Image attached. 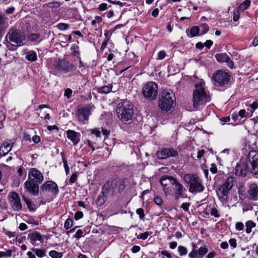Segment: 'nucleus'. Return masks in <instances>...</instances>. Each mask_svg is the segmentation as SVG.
<instances>
[{"label": "nucleus", "mask_w": 258, "mask_h": 258, "mask_svg": "<svg viewBox=\"0 0 258 258\" xmlns=\"http://www.w3.org/2000/svg\"><path fill=\"white\" fill-rule=\"evenodd\" d=\"M246 169L249 172L256 174L258 173V153L255 151H250L247 156L246 166L243 168L240 166H236V172L242 176L246 175Z\"/></svg>", "instance_id": "7ed1b4c3"}, {"label": "nucleus", "mask_w": 258, "mask_h": 258, "mask_svg": "<svg viewBox=\"0 0 258 258\" xmlns=\"http://www.w3.org/2000/svg\"><path fill=\"white\" fill-rule=\"evenodd\" d=\"M186 32H187V30H186ZM199 32H200V28L198 26H196L192 27L191 28L190 31V34H187V35L189 37L191 38V37H194L198 36L199 34Z\"/></svg>", "instance_id": "cd10ccee"}, {"label": "nucleus", "mask_w": 258, "mask_h": 258, "mask_svg": "<svg viewBox=\"0 0 258 258\" xmlns=\"http://www.w3.org/2000/svg\"><path fill=\"white\" fill-rule=\"evenodd\" d=\"M166 56L165 51L164 50L160 51L158 52V59H163L165 58Z\"/></svg>", "instance_id": "4d7b16f0"}, {"label": "nucleus", "mask_w": 258, "mask_h": 258, "mask_svg": "<svg viewBox=\"0 0 258 258\" xmlns=\"http://www.w3.org/2000/svg\"><path fill=\"white\" fill-rule=\"evenodd\" d=\"M73 224V221L72 219L68 218L65 221L64 227L66 230H68L72 226Z\"/></svg>", "instance_id": "c9c22d12"}, {"label": "nucleus", "mask_w": 258, "mask_h": 258, "mask_svg": "<svg viewBox=\"0 0 258 258\" xmlns=\"http://www.w3.org/2000/svg\"><path fill=\"white\" fill-rule=\"evenodd\" d=\"M41 190L43 192H48L54 196H56L59 192L57 184L51 180L45 182L41 186Z\"/></svg>", "instance_id": "f8f14e48"}, {"label": "nucleus", "mask_w": 258, "mask_h": 258, "mask_svg": "<svg viewBox=\"0 0 258 258\" xmlns=\"http://www.w3.org/2000/svg\"><path fill=\"white\" fill-rule=\"evenodd\" d=\"M178 251L180 256L185 255L187 254V250L184 246L180 245L178 247Z\"/></svg>", "instance_id": "72a5a7b5"}, {"label": "nucleus", "mask_w": 258, "mask_h": 258, "mask_svg": "<svg viewBox=\"0 0 258 258\" xmlns=\"http://www.w3.org/2000/svg\"><path fill=\"white\" fill-rule=\"evenodd\" d=\"M190 206V204L189 203H184L181 206V208L185 211H187L189 209V207Z\"/></svg>", "instance_id": "0e129e2a"}, {"label": "nucleus", "mask_w": 258, "mask_h": 258, "mask_svg": "<svg viewBox=\"0 0 258 258\" xmlns=\"http://www.w3.org/2000/svg\"><path fill=\"white\" fill-rule=\"evenodd\" d=\"M201 33V35L205 34L208 32L209 30L208 26L206 24H203L200 26Z\"/></svg>", "instance_id": "e433bc0d"}, {"label": "nucleus", "mask_w": 258, "mask_h": 258, "mask_svg": "<svg viewBox=\"0 0 258 258\" xmlns=\"http://www.w3.org/2000/svg\"><path fill=\"white\" fill-rule=\"evenodd\" d=\"M250 1L249 0H245L242 2L239 6V9L242 10L247 9L250 6Z\"/></svg>", "instance_id": "473e14b6"}, {"label": "nucleus", "mask_w": 258, "mask_h": 258, "mask_svg": "<svg viewBox=\"0 0 258 258\" xmlns=\"http://www.w3.org/2000/svg\"><path fill=\"white\" fill-rule=\"evenodd\" d=\"M210 100V95L205 90V82L201 80L196 84L195 89L193 91L194 107L196 109H200Z\"/></svg>", "instance_id": "f03ea898"}, {"label": "nucleus", "mask_w": 258, "mask_h": 258, "mask_svg": "<svg viewBox=\"0 0 258 258\" xmlns=\"http://www.w3.org/2000/svg\"><path fill=\"white\" fill-rule=\"evenodd\" d=\"M171 177H173L172 176H169L167 175H163L161 177L160 179V183L163 187V191L165 194L167 195L169 194V189L168 187H167L166 186L168 184V182H170L171 183Z\"/></svg>", "instance_id": "4be33fe9"}, {"label": "nucleus", "mask_w": 258, "mask_h": 258, "mask_svg": "<svg viewBox=\"0 0 258 258\" xmlns=\"http://www.w3.org/2000/svg\"><path fill=\"white\" fill-rule=\"evenodd\" d=\"M175 97L172 92L164 90L159 100V107L162 112H167L171 110L175 105Z\"/></svg>", "instance_id": "39448f33"}, {"label": "nucleus", "mask_w": 258, "mask_h": 258, "mask_svg": "<svg viewBox=\"0 0 258 258\" xmlns=\"http://www.w3.org/2000/svg\"><path fill=\"white\" fill-rule=\"evenodd\" d=\"M239 116L241 118H246L248 115V113L244 109H241L239 110L238 113Z\"/></svg>", "instance_id": "8fccbe9b"}, {"label": "nucleus", "mask_w": 258, "mask_h": 258, "mask_svg": "<svg viewBox=\"0 0 258 258\" xmlns=\"http://www.w3.org/2000/svg\"><path fill=\"white\" fill-rule=\"evenodd\" d=\"M90 132L91 134H94L97 138H99L101 136V131L98 128L90 129Z\"/></svg>", "instance_id": "49530a36"}, {"label": "nucleus", "mask_w": 258, "mask_h": 258, "mask_svg": "<svg viewBox=\"0 0 258 258\" xmlns=\"http://www.w3.org/2000/svg\"><path fill=\"white\" fill-rule=\"evenodd\" d=\"M151 232H144V233H141L138 236H137V238L138 239H143V240H145L151 234Z\"/></svg>", "instance_id": "4c0bfd02"}, {"label": "nucleus", "mask_w": 258, "mask_h": 258, "mask_svg": "<svg viewBox=\"0 0 258 258\" xmlns=\"http://www.w3.org/2000/svg\"><path fill=\"white\" fill-rule=\"evenodd\" d=\"M17 172L19 176H21L24 175V176H26L25 170L23 167H20L17 171Z\"/></svg>", "instance_id": "bf43d9fd"}, {"label": "nucleus", "mask_w": 258, "mask_h": 258, "mask_svg": "<svg viewBox=\"0 0 258 258\" xmlns=\"http://www.w3.org/2000/svg\"><path fill=\"white\" fill-rule=\"evenodd\" d=\"M171 183L174 185V197L176 199H178L183 196V193L185 190L183 186L180 184L176 178L171 177Z\"/></svg>", "instance_id": "2eb2a0df"}, {"label": "nucleus", "mask_w": 258, "mask_h": 258, "mask_svg": "<svg viewBox=\"0 0 258 258\" xmlns=\"http://www.w3.org/2000/svg\"><path fill=\"white\" fill-rule=\"evenodd\" d=\"M239 18V12L238 10H235L233 13V20L236 22L238 20Z\"/></svg>", "instance_id": "3c124183"}, {"label": "nucleus", "mask_w": 258, "mask_h": 258, "mask_svg": "<svg viewBox=\"0 0 258 258\" xmlns=\"http://www.w3.org/2000/svg\"><path fill=\"white\" fill-rule=\"evenodd\" d=\"M136 213L139 216L140 219H143L145 217L144 211L142 208L137 209Z\"/></svg>", "instance_id": "603ef678"}, {"label": "nucleus", "mask_w": 258, "mask_h": 258, "mask_svg": "<svg viewBox=\"0 0 258 258\" xmlns=\"http://www.w3.org/2000/svg\"><path fill=\"white\" fill-rule=\"evenodd\" d=\"M60 3L58 2H52L47 4V6L50 8H56L59 7Z\"/></svg>", "instance_id": "c03bdc74"}, {"label": "nucleus", "mask_w": 258, "mask_h": 258, "mask_svg": "<svg viewBox=\"0 0 258 258\" xmlns=\"http://www.w3.org/2000/svg\"><path fill=\"white\" fill-rule=\"evenodd\" d=\"M230 120V118L229 116H226L222 117L220 119L221 124L224 125L226 122H228Z\"/></svg>", "instance_id": "e2e57ef3"}, {"label": "nucleus", "mask_w": 258, "mask_h": 258, "mask_svg": "<svg viewBox=\"0 0 258 258\" xmlns=\"http://www.w3.org/2000/svg\"><path fill=\"white\" fill-rule=\"evenodd\" d=\"M117 181L115 180L107 181L103 186L102 191L109 197H112L116 192Z\"/></svg>", "instance_id": "ddd939ff"}, {"label": "nucleus", "mask_w": 258, "mask_h": 258, "mask_svg": "<svg viewBox=\"0 0 258 258\" xmlns=\"http://www.w3.org/2000/svg\"><path fill=\"white\" fill-rule=\"evenodd\" d=\"M49 255L52 258H61L62 256V253L54 250L50 251Z\"/></svg>", "instance_id": "2f4dec72"}, {"label": "nucleus", "mask_w": 258, "mask_h": 258, "mask_svg": "<svg viewBox=\"0 0 258 258\" xmlns=\"http://www.w3.org/2000/svg\"><path fill=\"white\" fill-rule=\"evenodd\" d=\"M6 23L5 18L0 16V37L2 35V30Z\"/></svg>", "instance_id": "a18cd8bd"}, {"label": "nucleus", "mask_w": 258, "mask_h": 258, "mask_svg": "<svg viewBox=\"0 0 258 258\" xmlns=\"http://www.w3.org/2000/svg\"><path fill=\"white\" fill-rule=\"evenodd\" d=\"M71 50L72 51L73 54L74 55L77 56L78 58H80V51L78 46H72L71 47Z\"/></svg>", "instance_id": "ea45409f"}, {"label": "nucleus", "mask_w": 258, "mask_h": 258, "mask_svg": "<svg viewBox=\"0 0 258 258\" xmlns=\"http://www.w3.org/2000/svg\"><path fill=\"white\" fill-rule=\"evenodd\" d=\"M10 202L12 208L15 211H19L22 209L20 198L18 194L12 192L10 194Z\"/></svg>", "instance_id": "dca6fc26"}, {"label": "nucleus", "mask_w": 258, "mask_h": 258, "mask_svg": "<svg viewBox=\"0 0 258 258\" xmlns=\"http://www.w3.org/2000/svg\"><path fill=\"white\" fill-rule=\"evenodd\" d=\"M109 197L106 194H103V191L98 196L96 204L98 206H102L103 205L106 201L107 200V198Z\"/></svg>", "instance_id": "bb28decb"}, {"label": "nucleus", "mask_w": 258, "mask_h": 258, "mask_svg": "<svg viewBox=\"0 0 258 258\" xmlns=\"http://www.w3.org/2000/svg\"><path fill=\"white\" fill-rule=\"evenodd\" d=\"M5 120V115L2 113H0V128L3 126V122Z\"/></svg>", "instance_id": "69168bd1"}, {"label": "nucleus", "mask_w": 258, "mask_h": 258, "mask_svg": "<svg viewBox=\"0 0 258 258\" xmlns=\"http://www.w3.org/2000/svg\"><path fill=\"white\" fill-rule=\"evenodd\" d=\"M77 179V173L76 172V173H73L72 175V176L70 179V182L71 183H73L76 181Z\"/></svg>", "instance_id": "13d9d810"}, {"label": "nucleus", "mask_w": 258, "mask_h": 258, "mask_svg": "<svg viewBox=\"0 0 258 258\" xmlns=\"http://www.w3.org/2000/svg\"><path fill=\"white\" fill-rule=\"evenodd\" d=\"M116 113L122 122L124 123H131L134 114L132 105L126 100L118 103L116 108Z\"/></svg>", "instance_id": "20e7f679"}, {"label": "nucleus", "mask_w": 258, "mask_h": 258, "mask_svg": "<svg viewBox=\"0 0 258 258\" xmlns=\"http://www.w3.org/2000/svg\"><path fill=\"white\" fill-rule=\"evenodd\" d=\"M161 254L164 256H166L167 258H171L172 255L170 252L167 250H162L161 251Z\"/></svg>", "instance_id": "338daca9"}, {"label": "nucleus", "mask_w": 258, "mask_h": 258, "mask_svg": "<svg viewBox=\"0 0 258 258\" xmlns=\"http://www.w3.org/2000/svg\"><path fill=\"white\" fill-rule=\"evenodd\" d=\"M229 243L232 248H235L237 246L236 240L234 238L230 239Z\"/></svg>", "instance_id": "864d4df0"}, {"label": "nucleus", "mask_w": 258, "mask_h": 258, "mask_svg": "<svg viewBox=\"0 0 258 258\" xmlns=\"http://www.w3.org/2000/svg\"><path fill=\"white\" fill-rule=\"evenodd\" d=\"M6 37L8 42L14 46L23 45L26 39L24 32L16 29H12Z\"/></svg>", "instance_id": "0eeeda50"}, {"label": "nucleus", "mask_w": 258, "mask_h": 258, "mask_svg": "<svg viewBox=\"0 0 258 258\" xmlns=\"http://www.w3.org/2000/svg\"><path fill=\"white\" fill-rule=\"evenodd\" d=\"M177 152L173 149H164L157 153V156L159 159H164L170 157H175Z\"/></svg>", "instance_id": "f3484780"}, {"label": "nucleus", "mask_w": 258, "mask_h": 258, "mask_svg": "<svg viewBox=\"0 0 258 258\" xmlns=\"http://www.w3.org/2000/svg\"><path fill=\"white\" fill-rule=\"evenodd\" d=\"M43 180L44 177L42 173L36 168H32L29 172L28 179L24 183V187L30 194L38 196L39 185Z\"/></svg>", "instance_id": "f257e3e1"}, {"label": "nucleus", "mask_w": 258, "mask_h": 258, "mask_svg": "<svg viewBox=\"0 0 258 258\" xmlns=\"http://www.w3.org/2000/svg\"><path fill=\"white\" fill-rule=\"evenodd\" d=\"M248 194L250 200H258V186L255 183L251 184L248 190Z\"/></svg>", "instance_id": "412c9836"}, {"label": "nucleus", "mask_w": 258, "mask_h": 258, "mask_svg": "<svg viewBox=\"0 0 258 258\" xmlns=\"http://www.w3.org/2000/svg\"><path fill=\"white\" fill-rule=\"evenodd\" d=\"M207 210L210 211V215L215 218H219L220 216L218 210L216 208L215 204H209L207 206Z\"/></svg>", "instance_id": "b1692460"}, {"label": "nucleus", "mask_w": 258, "mask_h": 258, "mask_svg": "<svg viewBox=\"0 0 258 258\" xmlns=\"http://www.w3.org/2000/svg\"><path fill=\"white\" fill-rule=\"evenodd\" d=\"M185 182L189 185V191L191 193L202 192L205 187L202 179L196 174H186L183 176Z\"/></svg>", "instance_id": "423d86ee"}, {"label": "nucleus", "mask_w": 258, "mask_h": 258, "mask_svg": "<svg viewBox=\"0 0 258 258\" xmlns=\"http://www.w3.org/2000/svg\"><path fill=\"white\" fill-rule=\"evenodd\" d=\"M74 66L64 60H59L55 66L56 69L63 73H67L74 69Z\"/></svg>", "instance_id": "4468645a"}, {"label": "nucleus", "mask_w": 258, "mask_h": 258, "mask_svg": "<svg viewBox=\"0 0 258 258\" xmlns=\"http://www.w3.org/2000/svg\"><path fill=\"white\" fill-rule=\"evenodd\" d=\"M256 224L252 221L248 220L245 223V232L246 233L249 234L251 232L252 228L255 227Z\"/></svg>", "instance_id": "c85d7f7f"}, {"label": "nucleus", "mask_w": 258, "mask_h": 258, "mask_svg": "<svg viewBox=\"0 0 258 258\" xmlns=\"http://www.w3.org/2000/svg\"><path fill=\"white\" fill-rule=\"evenodd\" d=\"M233 182L234 178L231 176L229 177L217 191V195L221 201L224 202L227 200L229 191L233 186Z\"/></svg>", "instance_id": "1a4fd4ad"}, {"label": "nucleus", "mask_w": 258, "mask_h": 258, "mask_svg": "<svg viewBox=\"0 0 258 258\" xmlns=\"http://www.w3.org/2000/svg\"><path fill=\"white\" fill-rule=\"evenodd\" d=\"M112 89L111 85L104 86L97 88V91L100 94H107L110 92Z\"/></svg>", "instance_id": "a878e982"}, {"label": "nucleus", "mask_w": 258, "mask_h": 258, "mask_svg": "<svg viewBox=\"0 0 258 258\" xmlns=\"http://www.w3.org/2000/svg\"><path fill=\"white\" fill-rule=\"evenodd\" d=\"M14 143L9 140L4 142L0 147V157L5 156L12 149Z\"/></svg>", "instance_id": "a211bd4d"}, {"label": "nucleus", "mask_w": 258, "mask_h": 258, "mask_svg": "<svg viewBox=\"0 0 258 258\" xmlns=\"http://www.w3.org/2000/svg\"><path fill=\"white\" fill-rule=\"evenodd\" d=\"M83 236V232L82 230L79 229L77 231L76 234L74 235V237L79 239L80 238Z\"/></svg>", "instance_id": "5fc2aeb1"}, {"label": "nucleus", "mask_w": 258, "mask_h": 258, "mask_svg": "<svg viewBox=\"0 0 258 258\" xmlns=\"http://www.w3.org/2000/svg\"><path fill=\"white\" fill-rule=\"evenodd\" d=\"M154 202L159 207H161L163 205V201L161 197L156 196L154 198Z\"/></svg>", "instance_id": "09e8293b"}, {"label": "nucleus", "mask_w": 258, "mask_h": 258, "mask_svg": "<svg viewBox=\"0 0 258 258\" xmlns=\"http://www.w3.org/2000/svg\"><path fill=\"white\" fill-rule=\"evenodd\" d=\"M68 139L71 140L74 145L78 144L80 140L81 135L79 133L74 131L69 130L66 132Z\"/></svg>", "instance_id": "6ab92c4d"}, {"label": "nucleus", "mask_w": 258, "mask_h": 258, "mask_svg": "<svg viewBox=\"0 0 258 258\" xmlns=\"http://www.w3.org/2000/svg\"><path fill=\"white\" fill-rule=\"evenodd\" d=\"M200 243L199 241L197 244L192 243V249L188 253V257L189 258H203L204 255L208 252V249L206 245L204 244L198 247V245H200Z\"/></svg>", "instance_id": "9b49d317"}, {"label": "nucleus", "mask_w": 258, "mask_h": 258, "mask_svg": "<svg viewBox=\"0 0 258 258\" xmlns=\"http://www.w3.org/2000/svg\"><path fill=\"white\" fill-rule=\"evenodd\" d=\"M228 57V55L225 53L217 54L215 55L216 60L219 62H225Z\"/></svg>", "instance_id": "c756f323"}, {"label": "nucleus", "mask_w": 258, "mask_h": 258, "mask_svg": "<svg viewBox=\"0 0 258 258\" xmlns=\"http://www.w3.org/2000/svg\"><path fill=\"white\" fill-rule=\"evenodd\" d=\"M12 250H7L5 251H0V257L4 256H11L12 255Z\"/></svg>", "instance_id": "79ce46f5"}, {"label": "nucleus", "mask_w": 258, "mask_h": 258, "mask_svg": "<svg viewBox=\"0 0 258 258\" xmlns=\"http://www.w3.org/2000/svg\"><path fill=\"white\" fill-rule=\"evenodd\" d=\"M57 27L60 30H65L68 29L69 26L67 24L60 23L57 25Z\"/></svg>", "instance_id": "37998d69"}, {"label": "nucleus", "mask_w": 258, "mask_h": 258, "mask_svg": "<svg viewBox=\"0 0 258 258\" xmlns=\"http://www.w3.org/2000/svg\"><path fill=\"white\" fill-rule=\"evenodd\" d=\"M158 94L157 85L153 82H147L143 88V94L147 99H155Z\"/></svg>", "instance_id": "9d476101"}, {"label": "nucleus", "mask_w": 258, "mask_h": 258, "mask_svg": "<svg viewBox=\"0 0 258 258\" xmlns=\"http://www.w3.org/2000/svg\"><path fill=\"white\" fill-rule=\"evenodd\" d=\"M25 57L29 61H34L37 59V53L34 50L28 51L26 52Z\"/></svg>", "instance_id": "393cba45"}, {"label": "nucleus", "mask_w": 258, "mask_h": 258, "mask_svg": "<svg viewBox=\"0 0 258 258\" xmlns=\"http://www.w3.org/2000/svg\"><path fill=\"white\" fill-rule=\"evenodd\" d=\"M23 199H24L25 202L26 203V204H27L28 208L30 210L32 209L34 204L31 201V200L29 199L26 198L25 197H23Z\"/></svg>", "instance_id": "a19ab883"}, {"label": "nucleus", "mask_w": 258, "mask_h": 258, "mask_svg": "<svg viewBox=\"0 0 258 258\" xmlns=\"http://www.w3.org/2000/svg\"><path fill=\"white\" fill-rule=\"evenodd\" d=\"M72 94V90L71 89H67L64 92V96L67 97V98H70L71 97Z\"/></svg>", "instance_id": "052dcab7"}, {"label": "nucleus", "mask_w": 258, "mask_h": 258, "mask_svg": "<svg viewBox=\"0 0 258 258\" xmlns=\"http://www.w3.org/2000/svg\"><path fill=\"white\" fill-rule=\"evenodd\" d=\"M244 225L243 223L238 222L235 224V229L237 231H242L244 229Z\"/></svg>", "instance_id": "de8ad7c7"}, {"label": "nucleus", "mask_w": 258, "mask_h": 258, "mask_svg": "<svg viewBox=\"0 0 258 258\" xmlns=\"http://www.w3.org/2000/svg\"><path fill=\"white\" fill-rule=\"evenodd\" d=\"M83 213L81 211H78L75 214V219L76 220H78L83 217Z\"/></svg>", "instance_id": "6e6d98bb"}, {"label": "nucleus", "mask_w": 258, "mask_h": 258, "mask_svg": "<svg viewBox=\"0 0 258 258\" xmlns=\"http://www.w3.org/2000/svg\"><path fill=\"white\" fill-rule=\"evenodd\" d=\"M210 170L213 174L217 173V168L216 165L214 164H212L211 167L210 168Z\"/></svg>", "instance_id": "774afa93"}, {"label": "nucleus", "mask_w": 258, "mask_h": 258, "mask_svg": "<svg viewBox=\"0 0 258 258\" xmlns=\"http://www.w3.org/2000/svg\"><path fill=\"white\" fill-rule=\"evenodd\" d=\"M231 80V75L229 72L223 70H219L213 74L212 81L215 86H224L228 84Z\"/></svg>", "instance_id": "6e6552de"}, {"label": "nucleus", "mask_w": 258, "mask_h": 258, "mask_svg": "<svg viewBox=\"0 0 258 258\" xmlns=\"http://www.w3.org/2000/svg\"><path fill=\"white\" fill-rule=\"evenodd\" d=\"M90 114V110L86 107H82L78 110V118L80 121L85 123L84 121L87 120Z\"/></svg>", "instance_id": "aec40b11"}, {"label": "nucleus", "mask_w": 258, "mask_h": 258, "mask_svg": "<svg viewBox=\"0 0 258 258\" xmlns=\"http://www.w3.org/2000/svg\"><path fill=\"white\" fill-rule=\"evenodd\" d=\"M28 238L30 239L31 243L33 244L37 241H39L41 243L43 242V239L42 238L41 235L38 232H34L29 234Z\"/></svg>", "instance_id": "5701e85b"}, {"label": "nucleus", "mask_w": 258, "mask_h": 258, "mask_svg": "<svg viewBox=\"0 0 258 258\" xmlns=\"http://www.w3.org/2000/svg\"><path fill=\"white\" fill-rule=\"evenodd\" d=\"M32 250L38 257H43L46 255V250L44 249L33 248Z\"/></svg>", "instance_id": "7c9ffc66"}, {"label": "nucleus", "mask_w": 258, "mask_h": 258, "mask_svg": "<svg viewBox=\"0 0 258 258\" xmlns=\"http://www.w3.org/2000/svg\"><path fill=\"white\" fill-rule=\"evenodd\" d=\"M225 62L227 63L229 68H233L234 67V62L231 60L229 56Z\"/></svg>", "instance_id": "680f3d73"}, {"label": "nucleus", "mask_w": 258, "mask_h": 258, "mask_svg": "<svg viewBox=\"0 0 258 258\" xmlns=\"http://www.w3.org/2000/svg\"><path fill=\"white\" fill-rule=\"evenodd\" d=\"M39 37L40 34L39 33L31 34L28 36V39L31 41H34Z\"/></svg>", "instance_id": "58836bf2"}, {"label": "nucleus", "mask_w": 258, "mask_h": 258, "mask_svg": "<svg viewBox=\"0 0 258 258\" xmlns=\"http://www.w3.org/2000/svg\"><path fill=\"white\" fill-rule=\"evenodd\" d=\"M102 18L100 16H96L95 18V19L92 20L91 22V24L92 26H93L95 28H97V24H99L102 22Z\"/></svg>", "instance_id": "f704fd0d"}]
</instances>
